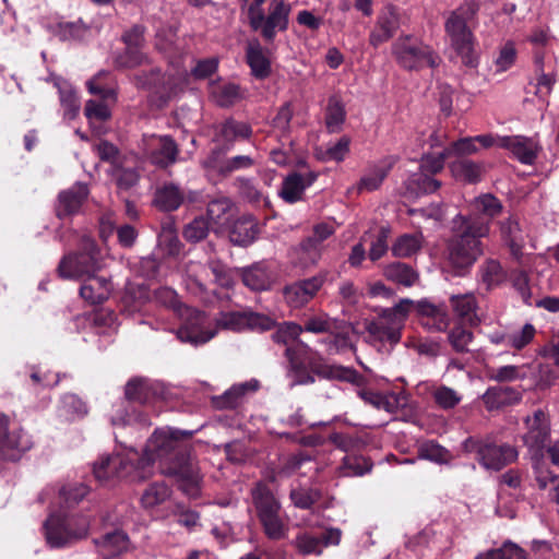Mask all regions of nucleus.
Here are the masks:
<instances>
[{"mask_svg":"<svg viewBox=\"0 0 559 559\" xmlns=\"http://www.w3.org/2000/svg\"><path fill=\"white\" fill-rule=\"evenodd\" d=\"M192 431L173 428L156 429L148 439L144 454L139 459L142 473L146 477V468L158 462L164 475L176 477L181 488L187 491L197 489L200 475L199 468L191 456L190 439Z\"/></svg>","mask_w":559,"mask_h":559,"instance_id":"obj_1","label":"nucleus"},{"mask_svg":"<svg viewBox=\"0 0 559 559\" xmlns=\"http://www.w3.org/2000/svg\"><path fill=\"white\" fill-rule=\"evenodd\" d=\"M453 236L448 243V259L459 274L469 270L483 254L481 238L490 231V221L477 215H456Z\"/></svg>","mask_w":559,"mask_h":559,"instance_id":"obj_2","label":"nucleus"},{"mask_svg":"<svg viewBox=\"0 0 559 559\" xmlns=\"http://www.w3.org/2000/svg\"><path fill=\"white\" fill-rule=\"evenodd\" d=\"M285 356L289 371L294 376V384L307 385L314 383V374L322 379L338 380L354 383L359 374L354 368L330 365L302 341L296 347H286Z\"/></svg>","mask_w":559,"mask_h":559,"instance_id":"obj_3","label":"nucleus"},{"mask_svg":"<svg viewBox=\"0 0 559 559\" xmlns=\"http://www.w3.org/2000/svg\"><path fill=\"white\" fill-rule=\"evenodd\" d=\"M479 11L475 1H466L451 11L444 22V32L451 48L461 58V62L468 68H477L479 57L475 49L476 39L469 23Z\"/></svg>","mask_w":559,"mask_h":559,"instance_id":"obj_4","label":"nucleus"},{"mask_svg":"<svg viewBox=\"0 0 559 559\" xmlns=\"http://www.w3.org/2000/svg\"><path fill=\"white\" fill-rule=\"evenodd\" d=\"M413 300L401 299L391 308H384L367 326L368 342L379 352L390 354L401 342L402 330L412 310Z\"/></svg>","mask_w":559,"mask_h":559,"instance_id":"obj_5","label":"nucleus"},{"mask_svg":"<svg viewBox=\"0 0 559 559\" xmlns=\"http://www.w3.org/2000/svg\"><path fill=\"white\" fill-rule=\"evenodd\" d=\"M90 520L83 514L50 515L45 522L47 543L53 548L64 547L87 536Z\"/></svg>","mask_w":559,"mask_h":559,"instance_id":"obj_6","label":"nucleus"},{"mask_svg":"<svg viewBox=\"0 0 559 559\" xmlns=\"http://www.w3.org/2000/svg\"><path fill=\"white\" fill-rule=\"evenodd\" d=\"M392 53L397 63L406 70L436 68L441 61L429 45L412 36L399 37L392 46Z\"/></svg>","mask_w":559,"mask_h":559,"instance_id":"obj_7","label":"nucleus"},{"mask_svg":"<svg viewBox=\"0 0 559 559\" xmlns=\"http://www.w3.org/2000/svg\"><path fill=\"white\" fill-rule=\"evenodd\" d=\"M33 445L32 436L19 423L0 412V459L17 461Z\"/></svg>","mask_w":559,"mask_h":559,"instance_id":"obj_8","label":"nucleus"},{"mask_svg":"<svg viewBox=\"0 0 559 559\" xmlns=\"http://www.w3.org/2000/svg\"><path fill=\"white\" fill-rule=\"evenodd\" d=\"M99 269L96 245L86 239L81 252L70 253L61 259L58 273L66 280H79L95 274Z\"/></svg>","mask_w":559,"mask_h":559,"instance_id":"obj_9","label":"nucleus"},{"mask_svg":"<svg viewBox=\"0 0 559 559\" xmlns=\"http://www.w3.org/2000/svg\"><path fill=\"white\" fill-rule=\"evenodd\" d=\"M178 316L182 320V323L177 331V336L183 343L198 346L209 342L217 333V330L211 324L207 316L200 310L186 306L179 309Z\"/></svg>","mask_w":559,"mask_h":559,"instance_id":"obj_10","label":"nucleus"},{"mask_svg":"<svg viewBox=\"0 0 559 559\" xmlns=\"http://www.w3.org/2000/svg\"><path fill=\"white\" fill-rule=\"evenodd\" d=\"M292 7L285 0H272L267 8V14L262 12L249 22L250 27L259 32L263 39L272 43L278 32L288 28Z\"/></svg>","mask_w":559,"mask_h":559,"instance_id":"obj_11","label":"nucleus"},{"mask_svg":"<svg viewBox=\"0 0 559 559\" xmlns=\"http://www.w3.org/2000/svg\"><path fill=\"white\" fill-rule=\"evenodd\" d=\"M276 325L274 319L250 310L222 312L216 319L214 329L241 332L245 330L267 331Z\"/></svg>","mask_w":559,"mask_h":559,"instance_id":"obj_12","label":"nucleus"},{"mask_svg":"<svg viewBox=\"0 0 559 559\" xmlns=\"http://www.w3.org/2000/svg\"><path fill=\"white\" fill-rule=\"evenodd\" d=\"M466 448L477 452L479 463L487 469L499 471L515 462L519 456L516 448L508 443H478L467 440Z\"/></svg>","mask_w":559,"mask_h":559,"instance_id":"obj_13","label":"nucleus"},{"mask_svg":"<svg viewBox=\"0 0 559 559\" xmlns=\"http://www.w3.org/2000/svg\"><path fill=\"white\" fill-rule=\"evenodd\" d=\"M93 473L100 481L114 477L141 479L139 475L142 473V469L141 465L139 463L135 465L133 459L129 455L115 454L100 456L93 465Z\"/></svg>","mask_w":559,"mask_h":559,"instance_id":"obj_14","label":"nucleus"},{"mask_svg":"<svg viewBox=\"0 0 559 559\" xmlns=\"http://www.w3.org/2000/svg\"><path fill=\"white\" fill-rule=\"evenodd\" d=\"M146 157L156 166L167 167L177 160L179 153L176 142L168 135H147L143 138Z\"/></svg>","mask_w":559,"mask_h":559,"instance_id":"obj_15","label":"nucleus"},{"mask_svg":"<svg viewBox=\"0 0 559 559\" xmlns=\"http://www.w3.org/2000/svg\"><path fill=\"white\" fill-rule=\"evenodd\" d=\"M527 432L522 440L534 456H538L550 438V427L546 414L542 409L534 412L526 420Z\"/></svg>","mask_w":559,"mask_h":559,"instance_id":"obj_16","label":"nucleus"},{"mask_svg":"<svg viewBox=\"0 0 559 559\" xmlns=\"http://www.w3.org/2000/svg\"><path fill=\"white\" fill-rule=\"evenodd\" d=\"M323 278L313 276L296 282L284 288V298L293 308H299L309 302L322 287Z\"/></svg>","mask_w":559,"mask_h":559,"instance_id":"obj_17","label":"nucleus"},{"mask_svg":"<svg viewBox=\"0 0 559 559\" xmlns=\"http://www.w3.org/2000/svg\"><path fill=\"white\" fill-rule=\"evenodd\" d=\"M211 100L222 108H228L247 97V91L239 84L227 81H213L209 85Z\"/></svg>","mask_w":559,"mask_h":559,"instance_id":"obj_18","label":"nucleus"},{"mask_svg":"<svg viewBox=\"0 0 559 559\" xmlns=\"http://www.w3.org/2000/svg\"><path fill=\"white\" fill-rule=\"evenodd\" d=\"M88 194L86 185L78 182L67 190L59 193L56 214L59 218H64L76 214Z\"/></svg>","mask_w":559,"mask_h":559,"instance_id":"obj_19","label":"nucleus"},{"mask_svg":"<svg viewBox=\"0 0 559 559\" xmlns=\"http://www.w3.org/2000/svg\"><path fill=\"white\" fill-rule=\"evenodd\" d=\"M318 178L314 171L289 174L282 183L280 195L288 203L301 200L305 190Z\"/></svg>","mask_w":559,"mask_h":559,"instance_id":"obj_20","label":"nucleus"},{"mask_svg":"<svg viewBox=\"0 0 559 559\" xmlns=\"http://www.w3.org/2000/svg\"><path fill=\"white\" fill-rule=\"evenodd\" d=\"M399 28V17L393 7H388L377 20L374 28L370 33L369 43L373 47L388 41Z\"/></svg>","mask_w":559,"mask_h":559,"instance_id":"obj_21","label":"nucleus"},{"mask_svg":"<svg viewBox=\"0 0 559 559\" xmlns=\"http://www.w3.org/2000/svg\"><path fill=\"white\" fill-rule=\"evenodd\" d=\"M501 146L509 150L522 164L532 165L538 154L539 147L532 138L515 135L502 139Z\"/></svg>","mask_w":559,"mask_h":559,"instance_id":"obj_22","label":"nucleus"},{"mask_svg":"<svg viewBox=\"0 0 559 559\" xmlns=\"http://www.w3.org/2000/svg\"><path fill=\"white\" fill-rule=\"evenodd\" d=\"M481 400L488 411H493L518 404L522 400V394L514 388L496 385L488 388Z\"/></svg>","mask_w":559,"mask_h":559,"instance_id":"obj_23","label":"nucleus"},{"mask_svg":"<svg viewBox=\"0 0 559 559\" xmlns=\"http://www.w3.org/2000/svg\"><path fill=\"white\" fill-rule=\"evenodd\" d=\"M251 498L258 518L281 513L282 504L266 484L262 481L257 483L251 489Z\"/></svg>","mask_w":559,"mask_h":559,"instance_id":"obj_24","label":"nucleus"},{"mask_svg":"<svg viewBox=\"0 0 559 559\" xmlns=\"http://www.w3.org/2000/svg\"><path fill=\"white\" fill-rule=\"evenodd\" d=\"M111 289V281L108 277L93 274L87 276V281L81 286L80 295L91 305H98L108 299Z\"/></svg>","mask_w":559,"mask_h":559,"instance_id":"obj_25","label":"nucleus"},{"mask_svg":"<svg viewBox=\"0 0 559 559\" xmlns=\"http://www.w3.org/2000/svg\"><path fill=\"white\" fill-rule=\"evenodd\" d=\"M242 282L251 290H267L274 277L264 262L254 263L242 270Z\"/></svg>","mask_w":559,"mask_h":559,"instance_id":"obj_26","label":"nucleus"},{"mask_svg":"<svg viewBox=\"0 0 559 559\" xmlns=\"http://www.w3.org/2000/svg\"><path fill=\"white\" fill-rule=\"evenodd\" d=\"M252 133L251 127L246 122L236 121L233 118L215 127L216 141L231 145L237 140L248 139Z\"/></svg>","mask_w":559,"mask_h":559,"instance_id":"obj_27","label":"nucleus"},{"mask_svg":"<svg viewBox=\"0 0 559 559\" xmlns=\"http://www.w3.org/2000/svg\"><path fill=\"white\" fill-rule=\"evenodd\" d=\"M390 169L391 165L384 162L370 165L356 187L352 188V190H356L357 193L378 190L386 178Z\"/></svg>","mask_w":559,"mask_h":559,"instance_id":"obj_28","label":"nucleus"},{"mask_svg":"<svg viewBox=\"0 0 559 559\" xmlns=\"http://www.w3.org/2000/svg\"><path fill=\"white\" fill-rule=\"evenodd\" d=\"M502 240L511 249L512 254H521L524 245V233L516 216H509L499 223Z\"/></svg>","mask_w":559,"mask_h":559,"instance_id":"obj_29","label":"nucleus"},{"mask_svg":"<svg viewBox=\"0 0 559 559\" xmlns=\"http://www.w3.org/2000/svg\"><path fill=\"white\" fill-rule=\"evenodd\" d=\"M454 313L463 323L476 325L479 322L477 317V302L473 294L453 295L450 298Z\"/></svg>","mask_w":559,"mask_h":559,"instance_id":"obj_30","label":"nucleus"},{"mask_svg":"<svg viewBox=\"0 0 559 559\" xmlns=\"http://www.w3.org/2000/svg\"><path fill=\"white\" fill-rule=\"evenodd\" d=\"M246 59L251 69L252 74L258 79L269 76L271 72L270 60L264 55L263 48L259 40L249 41L246 49Z\"/></svg>","mask_w":559,"mask_h":559,"instance_id":"obj_31","label":"nucleus"},{"mask_svg":"<svg viewBox=\"0 0 559 559\" xmlns=\"http://www.w3.org/2000/svg\"><path fill=\"white\" fill-rule=\"evenodd\" d=\"M108 173L120 190L131 189L140 179L136 167L127 157H123V160L119 164L111 166Z\"/></svg>","mask_w":559,"mask_h":559,"instance_id":"obj_32","label":"nucleus"},{"mask_svg":"<svg viewBox=\"0 0 559 559\" xmlns=\"http://www.w3.org/2000/svg\"><path fill=\"white\" fill-rule=\"evenodd\" d=\"M477 276L479 283L484 285L487 290H490L502 284L507 274L499 261L487 259L479 266Z\"/></svg>","mask_w":559,"mask_h":559,"instance_id":"obj_33","label":"nucleus"},{"mask_svg":"<svg viewBox=\"0 0 559 559\" xmlns=\"http://www.w3.org/2000/svg\"><path fill=\"white\" fill-rule=\"evenodd\" d=\"M450 170L455 179L467 183H476L480 181L484 174V167L481 164L466 158H459L451 163Z\"/></svg>","mask_w":559,"mask_h":559,"instance_id":"obj_34","label":"nucleus"},{"mask_svg":"<svg viewBox=\"0 0 559 559\" xmlns=\"http://www.w3.org/2000/svg\"><path fill=\"white\" fill-rule=\"evenodd\" d=\"M183 202V193L180 188L174 183L164 185L155 192L154 203L163 211H175Z\"/></svg>","mask_w":559,"mask_h":559,"instance_id":"obj_35","label":"nucleus"},{"mask_svg":"<svg viewBox=\"0 0 559 559\" xmlns=\"http://www.w3.org/2000/svg\"><path fill=\"white\" fill-rule=\"evenodd\" d=\"M258 226L251 216H243L237 219L230 230V240L239 246H248L257 237Z\"/></svg>","mask_w":559,"mask_h":559,"instance_id":"obj_36","label":"nucleus"},{"mask_svg":"<svg viewBox=\"0 0 559 559\" xmlns=\"http://www.w3.org/2000/svg\"><path fill=\"white\" fill-rule=\"evenodd\" d=\"M203 165L222 176H228L236 170L251 167L253 165V159L248 155H237L221 162L209 158L203 163Z\"/></svg>","mask_w":559,"mask_h":559,"instance_id":"obj_37","label":"nucleus"},{"mask_svg":"<svg viewBox=\"0 0 559 559\" xmlns=\"http://www.w3.org/2000/svg\"><path fill=\"white\" fill-rule=\"evenodd\" d=\"M156 391L147 379L133 378L128 381L124 388L126 397L139 404H146L155 395Z\"/></svg>","mask_w":559,"mask_h":559,"instance_id":"obj_38","label":"nucleus"},{"mask_svg":"<svg viewBox=\"0 0 559 559\" xmlns=\"http://www.w3.org/2000/svg\"><path fill=\"white\" fill-rule=\"evenodd\" d=\"M128 536L121 531H115L95 540L99 551L106 557H114L128 548Z\"/></svg>","mask_w":559,"mask_h":559,"instance_id":"obj_39","label":"nucleus"},{"mask_svg":"<svg viewBox=\"0 0 559 559\" xmlns=\"http://www.w3.org/2000/svg\"><path fill=\"white\" fill-rule=\"evenodd\" d=\"M384 276L394 283L409 287L415 284L418 278L417 273L407 264L394 262L384 267Z\"/></svg>","mask_w":559,"mask_h":559,"instance_id":"obj_40","label":"nucleus"},{"mask_svg":"<svg viewBox=\"0 0 559 559\" xmlns=\"http://www.w3.org/2000/svg\"><path fill=\"white\" fill-rule=\"evenodd\" d=\"M258 386L259 382L257 380H251L248 382L233 385L219 397L218 405L221 407L235 408L241 403L242 397L247 392H254L258 389Z\"/></svg>","mask_w":559,"mask_h":559,"instance_id":"obj_41","label":"nucleus"},{"mask_svg":"<svg viewBox=\"0 0 559 559\" xmlns=\"http://www.w3.org/2000/svg\"><path fill=\"white\" fill-rule=\"evenodd\" d=\"M91 94L98 95L103 100H116V90L109 82V73L105 71L98 72L86 83Z\"/></svg>","mask_w":559,"mask_h":559,"instance_id":"obj_42","label":"nucleus"},{"mask_svg":"<svg viewBox=\"0 0 559 559\" xmlns=\"http://www.w3.org/2000/svg\"><path fill=\"white\" fill-rule=\"evenodd\" d=\"M441 182L429 176L428 173L420 170L414 174L406 181V189L411 194L418 195L420 193H432L437 191Z\"/></svg>","mask_w":559,"mask_h":559,"instance_id":"obj_43","label":"nucleus"},{"mask_svg":"<svg viewBox=\"0 0 559 559\" xmlns=\"http://www.w3.org/2000/svg\"><path fill=\"white\" fill-rule=\"evenodd\" d=\"M421 243V234H405L396 239L391 250L397 258H408L420 250Z\"/></svg>","mask_w":559,"mask_h":559,"instance_id":"obj_44","label":"nucleus"},{"mask_svg":"<svg viewBox=\"0 0 559 559\" xmlns=\"http://www.w3.org/2000/svg\"><path fill=\"white\" fill-rule=\"evenodd\" d=\"M346 117L344 104L341 98L336 95H332L329 98L326 111H325V124L330 132H336L340 130Z\"/></svg>","mask_w":559,"mask_h":559,"instance_id":"obj_45","label":"nucleus"},{"mask_svg":"<svg viewBox=\"0 0 559 559\" xmlns=\"http://www.w3.org/2000/svg\"><path fill=\"white\" fill-rule=\"evenodd\" d=\"M358 395L365 403L377 409H384L388 413H394L399 407V402L394 394L384 395L371 390H360Z\"/></svg>","mask_w":559,"mask_h":559,"instance_id":"obj_46","label":"nucleus"},{"mask_svg":"<svg viewBox=\"0 0 559 559\" xmlns=\"http://www.w3.org/2000/svg\"><path fill=\"white\" fill-rule=\"evenodd\" d=\"M289 499L296 508L308 510L321 499V492L317 488L298 486L290 489Z\"/></svg>","mask_w":559,"mask_h":559,"instance_id":"obj_47","label":"nucleus"},{"mask_svg":"<svg viewBox=\"0 0 559 559\" xmlns=\"http://www.w3.org/2000/svg\"><path fill=\"white\" fill-rule=\"evenodd\" d=\"M372 464L364 456L346 455L340 466V475L344 477L362 476L371 471Z\"/></svg>","mask_w":559,"mask_h":559,"instance_id":"obj_48","label":"nucleus"},{"mask_svg":"<svg viewBox=\"0 0 559 559\" xmlns=\"http://www.w3.org/2000/svg\"><path fill=\"white\" fill-rule=\"evenodd\" d=\"M258 519L269 539L280 540L285 537L287 528L281 513L266 514Z\"/></svg>","mask_w":559,"mask_h":559,"instance_id":"obj_49","label":"nucleus"},{"mask_svg":"<svg viewBox=\"0 0 559 559\" xmlns=\"http://www.w3.org/2000/svg\"><path fill=\"white\" fill-rule=\"evenodd\" d=\"M258 519L269 539L280 540L285 537L287 528L281 513L266 514Z\"/></svg>","mask_w":559,"mask_h":559,"instance_id":"obj_50","label":"nucleus"},{"mask_svg":"<svg viewBox=\"0 0 559 559\" xmlns=\"http://www.w3.org/2000/svg\"><path fill=\"white\" fill-rule=\"evenodd\" d=\"M295 548L302 555H321L323 550V540L320 536L302 532L296 535L293 540Z\"/></svg>","mask_w":559,"mask_h":559,"instance_id":"obj_51","label":"nucleus"},{"mask_svg":"<svg viewBox=\"0 0 559 559\" xmlns=\"http://www.w3.org/2000/svg\"><path fill=\"white\" fill-rule=\"evenodd\" d=\"M169 496L170 489L165 483H154L145 489L141 501L144 508H154L166 501Z\"/></svg>","mask_w":559,"mask_h":559,"instance_id":"obj_52","label":"nucleus"},{"mask_svg":"<svg viewBox=\"0 0 559 559\" xmlns=\"http://www.w3.org/2000/svg\"><path fill=\"white\" fill-rule=\"evenodd\" d=\"M418 457L435 463H445L450 459V452L435 441H425L418 447Z\"/></svg>","mask_w":559,"mask_h":559,"instance_id":"obj_53","label":"nucleus"},{"mask_svg":"<svg viewBox=\"0 0 559 559\" xmlns=\"http://www.w3.org/2000/svg\"><path fill=\"white\" fill-rule=\"evenodd\" d=\"M488 377L490 380L499 383L513 382L525 379L526 372L524 371V366L506 365L491 369Z\"/></svg>","mask_w":559,"mask_h":559,"instance_id":"obj_54","label":"nucleus"},{"mask_svg":"<svg viewBox=\"0 0 559 559\" xmlns=\"http://www.w3.org/2000/svg\"><path fill=\"white\" fill-rule=\"evenodd\" d=\"M59 90L60 103L64 109V116L73 119L80 109V104L75 91L67 83L57 84Z\"/></svg>","mask_w":559,"mask_h":559,"instance_id":"obj_55","label":"nucleus"},{"mask_svg":"<svg viewBox=\"0 0 559 559\" xmlns=\"http://www.w3.org/2000/svg\"><path fill=\"white\" fill-rule=\"evenodd\" d=\"M474 209L487 216L489 219L498 216L502 212V203L493 194L487 193L477 197L473 202Z\"/></svg>","mask_w":559,"mask_h":559,"instance_id":"obj_56","label":"nucleus"},{"mask_svg":"<svg viewBox=\"0 0 559 559\" xmlns=\"http://www.w3.org/2000/svg\"><path fill=\"white\" fill-rule=\"evenodd\" d=\"M230 210L231 202L226 198H222L211 201L206 213L214 225L222 226L228 221Z\"/></svg>","mask_w":559,"mask_h":559,"instance_id":"obj_57","label":"nucleus"},{"mask_svg":"<svg viewBox=\"0 0 559 559\" xmlns=\"http://www.w3.org/2000/svg\"><path fill=\"white\" fill-rule=\"evenodd\" d=\"M536 329L531 323H525L520 330L509 331L508 346L521 350L534 338Z\"/></svg>","mask_w":559,"mask_h":559,"instance_id":"obj_58","label":"nucleus"},{"mask_svg":"<svg viewBox=\"0 0 559 559\" xmlns=\"http://www.w3.org/2000/svg\"><path fill=\"white\" fill-rule=\"evenodd\" d=\"M61 411L69 419L81 418L87 414V406L75 394H66L61 400Z\"/></svg>","mask_w":559,"mask_h":559,"instance_id":"obj_59","label":"nucleus"},{"mask_svg":"<svg viewBox=\"0 0 559 559\" xmlns=\"http://www.w3.org/2000/svg\"><path fill=\"white\" fill-rule=\"evenodd\" d=\"M302 333L301 325L294 322H283L277 325L276 331L272 334V340L275 343L287 345L292 341H300L298 340L299 335Z\"/></svg>","mask_w":559,"mask_h":559,"instance_id":"obj_60","label":"nucleus"},{"mask_svg":"<svg viewBox=\"0 0 559 559\" xmlns=\"http://www.w3.org/2000/svg\"><path fill=\"white\" fill-rule=\"evenodd\" d=\"M533 471L539 489L544 490L549 485L555 486L559 480L558 475L549 471L543 460L538 456L533 457Z\"/></svg>","mask_w":559,"mask_h":559,"instance_id":"obj_61","label":"nucleus"},{"mask_svg":"<svg viewBox=\"0 0 559 559\" xmlns=\"http://www.w3.org/2000/svg\"><path fill=\"white\" fill-rule=\"evenodd\" d=\"M210 231V224L204 217H197L186 225L183 237L190 242L203 240Z\"/></svg>","mask_w":559,"mask_h":559,"instance_id":"obj_62","label":"nucleus"},{"mask_svg":"<svg viewBox=\"0 0 559 559\" xmlns=\"http://www.w3.org/2000/svg\"><path fill=\"white\" fill-rule=\"evenodd\" d=\"M448 340L457 353L468 352V346L473 341V333L463 326H454L448 334Z\"/></svg>","mask_w":559,"mask_h":559,"instance_id":"obj_63","label":"nucleus"},{"mask_svg":"<svg viewBox=\"0 0 559 559\" xmlns=\"http://www.w3.org/2000/svg\"><path fill=\"white\" fill-rule=\"evenodd\" d=\"M148 61L147 56L141 51V48L126 47L123 53L116 58V66L118 68H135Z\"/></svg>","mask_w":559,"mask_h":559,"instance_id":"obj_64","label":"nucleus"}]
</instances>
